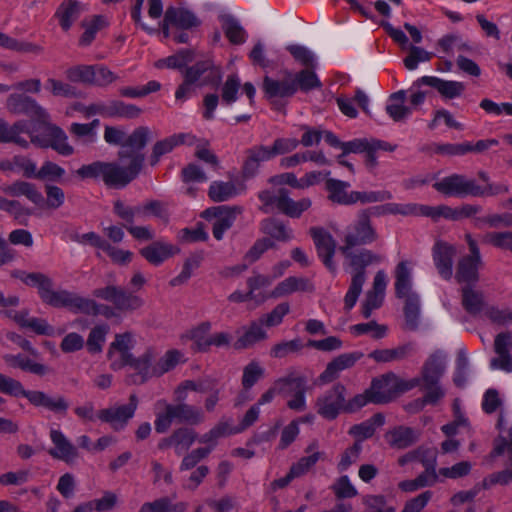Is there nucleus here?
<instances>
[{"instance_id": "obj_1", "label": "nucleus", "mask_w": 512, "mask_h": 512, "mask_svg": "<svg viewBox=\"0 0 512 512\" xmlns=\"http://www.w3.org/2000/svg\"><path fill=\"white\" fill-rule=\"evenodd\" d=\"M28 286L36 287L41 300L55 308H67L74 313L109 317L113 314L109 306L97 303L94 299L83 297L65 289L54 290L53 280L40 272L27 273L21 278Z\"/></svg>"}, {"instance_id": "obj_2", "label": "nucleus", "mask_w": 512, "mask_h": 512, "mask_svg": "<svg viewBox=\"0 0 512 512\" xmlns=\"http://www.w3.org/2000/svg\"><path fill=\"white\" fill-rule=\"evenodd\" d=\"M155 410V431L159 434L166 433L174 421L188 425H200L205 421V414L199 407L187 404L168 403L164 399L156 401Z\"/></svg>"}, {"instance_id": "obj_3", "label": "nucleus", "mask_w": 512, "mask_h": 512, "mask_svg": "<svg viewBox=\"0 0 512 512\" xmlns=\"http://www.w3.org/2000/svg\"><path fill=\"white\" fill-rule=\"evenodd\" d=\"M340 252L348 261L349 266L354 270L350 287L345 295L344 304L347 310L352 309L362 292L365 283V268L372 264H378L382 261V256L368 249H361L353 252V249L345 250L344 247L339 248Z\"/></svg>"}, {"instance_id": "obj_4", "label": "nucleus", "mask_w": 512, "mask_h": 512, "mask_svg": "<svg viewBox=\"0 0 512 512\" xmlns=\"http://www.w3.org/2000/svg\"><path fill=\"white\" fill-rule=\"evenodd\" d=\"M258 198L262 203L260 210L263 213H271L272 210L276 208L280 213L290 218H300L312 205V201L308 197L301 198L297 201L293 200L290 197L289 190L286 188H279L275 191H260Z\"/></svg>"}, {"instance_id": "obj_5", "label": "nucleus", "mask_w": 512, "mask_h": 512, "mask_svg": "<svg viewBox=\"0 0 512 512\" xmlns=\"http://www.w3.org/2000/svg\"><path fill=\"white\" fill-rule=\"evenodd\" d=\"M419 382L417 378L407 381L393 372L386 373L372 380L368 388L371 395L370 401L374 404L389 403L400 394L418 386Z\"/></svg>"}, {"instance_id": "obj_6", "label": "nucleus", "mask_w": 512, "mask_h": 512, "mask_svg": "<svg viewBox=\"0 0 512 512\" xmlns=\"http://www.w3.org/2000/svg\"><path fill=\"white\" fill-rule=\"evenodd\" d=\"M371 216V208L358 211L355 220L345 229L341 247L348 250L357 246L370 245L378 240L379 235L373 225Z\"/></svg>"}, {"instance_id": "obj_7", "label": "nucleus", "mask_w": 512, "mask_h": 512, "mask_svg": "<svg viewBox=\"0 0 512 512\" xmlns=\"http://www.w3.org/2000/svg\"><path fill=\"white\" fill-rule=\"evenodd\" d=\"M120 158L129 157L130 162L128 166H120L116 162H106L104 183L111 188H124L132 182L143 168L145 161L144 154L130 155L125 152H120Z\"/></svg>"}, {"instance_id": "obj_8", "label": "nucleus", "mask_w": 512, "mask_h": 512, "mask_svg": "<svg viewBox=\"0 0 512 512\" xmlns=\"http://www.w3.org/2000/svg\"><path fill=\"white\" fill-rule=\"evenodd\" d=\"M433 188L446 197H475L477 181L464 174L453 173L435 182Z\"/></svg>"}, {"instance_id": "obj_9", "label": "nucleus", "mask_w": 512, "mask_h": 512, "mask_svg": "<svg viewBox=\"0 0 512 512\" xmlns=\"http://www.w3.org/2000/svg\"><path fill=\"white\" fill-rule=\"evenodd\" d=\"M508 455L507 468L496 473L490 474L482 481V487L489 489L493 485H507L512 481V427L508 430L507 437H499L494 442L492 456H500L504 453Z\"/></svg>"}, {"instance_id": "obj_10", "label": "nucleus", "mask_w": 512, "mask_h": 512, "mask_svg": "<svg viewBox=\"0 0 512 512\" xmlns=\"http://www.w3.org/2000/svg\"><path fill=\"white\" fill-rule=\"evenodd\" d=\"M138 407V398L136 394H131L129 403L126 405H115L109 408L101 409L97 413V418L102 422L108 423L115 431L123 430L129 420L133 418Z\"/></svg>"}, {"instance_id": "obj_11", "label": "nucleus", "mask_w": 512, "mask_h": 512, "mask_svg": "<svg viewBox=\"0 0 512 512\" xmlns=\"http://www.w3.org/2000/svg\"><path fill=\"white\" fill-rule=\"evenodd\" d=\"M344 385L338 383L316 400V408L319 415L328 420L335 419L345 406Z\"/></svg>"}, {"instance_id": "obj_12", "label": "nucleus", "mask_w": 512, "mask_h": 512, "mask_svg": "<svg viewBox=\"0 0 512 512\" xmlns=\"http://www.w3.org/2000/svg\"><path fill=\"white\" fill-rule=\"evenodd\" d=\"M7 109L16 115H28L41 124H47L49 115L36 100L23 94H11L6 101Z\"/></svg>"}, {"instance_id": "obj_13", "label": "nucleus", "mask_w": 512, "mask_h": 512, "mask_svg": "<svg viewBox=\"0 0 512 512\" xmlns=\"http://www.w3.org/2000/svg\"><path fill=\"white\" fill-rule=\"evenodd\" d=\"M46 126L47 137L41 138L37 135L30 134V142L40 147H51L62 156H70L74 153V148L68 142L66 133L58 126L51 125L49 122Z\"/></svg>"}, {"instance_id": "obj_14", "label": "nucleus", "mask_w": 512, "mask_h": 512, "mask_svg": "<svg viewBox=\"0 0 512 512\" xmlns=\"http://www.w3.org/2000/svg\"><path fill=\"white\" fill-rule=\"evenodd\" d=\"M310 235L315 244L319 258L332 273H335L336 265L333 262L336 251L335 239L330 232L321 227L310 228Z\"/></svg>"}, {"instance_id": "obj_15", "label": "nucleus", "mask_w": 512, "mask_h": 512, "mask_svg": "<svg viewBox=\"0 0 512 512\" xmlns=\"http://www.w3.org/2000/svg\"><path fill=\"white\" fill-rule=\"evenodd\" d=\"M243 211L240 206H218L205 210L206 217H213L212 233L215 239L221 240L225 231L230 229L236 219V216Z\"/></svg>"}, {"instance_id": "obj_16", "label": "nucleus", "mask_w": 512, "mask_h": 512, "mask_svg": "<svg viewBox=\"0 0 512 512\" xmlns=\"http://www.w3.org/2000/svg\"><path fill=\"white\" fill-rule=\"evenodd\" d=\"M49 436L53 444V448H50L48 453L54 459H58L70 464L79 457L78 448L65 436L61 430L51 428Z\"/></svg>"}, {"instance_id": "obj_17", "label": "nucleus", "mask_w": 512, "mask_h": 512, "mask_svg": "<svg viewBox=\"0 0 512 512\" xmlns=\"http://www.w3.org/2000/svg\"><path fill=\"white\" fill-rule=\"evenodd\" d=\"M197 439L195 430L189 427H179L175 429L170 436L162 438L158 442L160 450L173 448L177 455L188 451Z\"/></svg>"}, {"instance_id": "obj_18", "label": "nucleus", "mask_w": 512, "mask_h": 512, "mask_svg": "<svg viewBox=\"0 0 512 512\" xmlns=\"http://www.w3.org/2000/svg\"><path fill=\"white\" fill-rule=\"evenodd\" d=\"M133 347V335L130 332L117 334L110 344L108 357L112 360L111 367L114 370L125 366L133 356L130 352Z\"/></svg>"}, {"instance_id": "obj_19", "label": "nucleus", "mask_w": 512, "mask_h": 512, "mask_svg": "<svg viewBox=\"0 0 512 512\" xmlns=\"http://www.w3.org/2000/svg\"><path fill=\"white\" fill-rule=\"evenodd\" d=\"M456 248L446 242H437L432 250L433 262L444 280H450L453 276V259Z\"/></svg>"}, {"instance_id": "obj_20", "label": "nucleus", "mask_w": 512, "mask_h": 512, "mask_svg": "<svg viewBox=\"0 0 512 512\" xmlns=\"http://www.w3.org/2000/svg\"><path fill=\"white\" fill-rule=\"evenodd\" d=\"M26 399L35 407H43L50 412L65 415L69 408V403L64 396H51L43 391L29 390Z\"/></svg>"}, {"instance_id": "obj_21", "label": "nucleus", "mask_w": 512, "mask_h": 512, "mask_svg": "<svg viewBox=\"0 0 512 512\" xmlns=\"http://www.w3.org/2000/svg\"><path fill=\"white\" fill-rule=\"evenodd\" d=\"M422 85L436 89L442 97L447 99L457 98L465 90V85L462 82L443 80L435 76H423L413 84L414 87H421Z\"/></svg>"}, {"instance_id": "obj_22", "label": "nucleus", "mask_w": 512, "mask_h": 512, "mask_svg": "<svg viewBox=\"0 0 512 512\" xmlns=\"http://www.w3.org/2000/svg\"><path fill=\"white\" fill-rule=\"evenodd\" d=\"M273 159L269 146L254 145L245 151V160L242 165V176L245 179L256 176L261 163Z\"/></svg>"}, {"instance_id": "obj_23", "label": "nucleus", "mask_w": 512, "mask_h": 512, "mask_svg": "<svg viewBox=\"0 0 512 512\" xmlns=\"http://www.w3.org/2000/svg\"><path fill=\"white\" fill-rule=\"evenodd\" d=\"M195 141L196 137L189 133L173 134L157 141L152 148L150 164L155 166L163 155L171 152L176 146L181 144L193 145Z\"/></svg>"}, {"instance_id": "obj_24", "label": "nucleus", "mask_w": 512, "mask_h": 512, "mask_svg": "<svg viewBox=\"0 0 512 512\" xmlns=\"http://www.w3.org/2000/svg\"><path fill=\"white\" fill-rule=\"evenodd\" d=\"M263 90L268 98L292 97L296 94L292 72L286 70L283 79H273L266 76L263 80Z\"/></svg>"}, {"instance_id": "obj_25", "label": "nucleus", "mask_w": 512, "mask_h": 512, "mask_svg": "<svg viewBox=\"0 0 512 512\" xmlns=\"http://www.w3.org/2000/svg\"><path fill=\"white\" fill-rule=\"evenodd\" d=\"M482 258L463 256L457 264L455 279L459 284L474 285L479 280Z\"/></svg>"}, {"instance_id": "obj_26", "label": "nucleus", "mask_w": 512, "mask_h": 512, "mask_svg": "<svg viewBox=\"0 0 512 512\" xmlns=\"http://www.w3.org/2000/svg\"><path fill=\"white\" fill-rule=\"evenodd\" d=\"M0 191L10 197L25 196L34 204H40L43 201L42 194L38 191L33 183L16 180L10 184H0Z\"/></svg>"}, {"instance_id": "obj_27", "label": "nucleus", "mask_w": 512, "mask_h": 512, "mask_svg": "<svg viewBox=\"0 0 512 512\" xmlns=\"http://www.w3.org/2000/svg\"><path fill=\"white\" fill-rule=\"evenodd\" d=\"M419 439V433L406 426L395 427L385 434V440L391 448L402 450L415 444Z\"/></svg>"}, {"instance_id": "obj_28", "label": "nucleus", "mask_w": 512, "mask_h": 512, "mask_svg": "<svg viewBox=\"0 0 512 512\" xmlns=\"http://www.w3.org/2000/svg\"><path fill=\"white\" fill-rule=\"evenodd\" d=\"M26 133L29 137L33 134L28 129V122L21 120L9 126L6 121L0 118V142H14L21 147H28L27 139L21 136Z\"/></svg>"}, {"instance_id": "obj_29", "label": "nucleus", "mask_w": 512, "mask_h": 512, "mask_svg": "<svg viewBox=\"0 0 512 512\" xmlns=\"http://www.w3.org/2000/svg\"><path fill=\"white\" fill-rule=\"evenodd\" d=\"M142 110L134 104H127L120 100H113L108 103H102L100 115L108 118H127L133 119L139 117Z\"/></svg>"}, {"instance_id": "obj_30", "label": "nucleus", "mask_w": 512, "mask_h": 512, "mask_svg": "<svg viewBox=\"0 0 512 512\" xmlns=\"http://www.w3.org/2000/svg\"><path fill=\"white\" fill-rule=\"evenodd\" d=\"M361 357L360 353H345L336 357L328 363L326 369L320 375L324 383H328L337 378L340 371L352 367Z\"/></svg>"}, {"instance_id": "obj_31", "label": "nucleus", "mask_w": 512, "mask_h": 512, "mask_svg": "<svg viewBox=\"0 0 512 512\" xmlns=\"http://www.w3.org/2000/svg\"><path fill=\"white\" fill-rule=\"evenodd\" d=\"M264 326L265 325L259 318L257 321H252L248 326L243 327V334L237 339L235 347L238 349H246L260 341L266 340L268 335Z\"/></svg>"}, {"instance_id": "obj_32", "label": "nucleus", "mask_w": 512, "mask_h": 512, "mask_svg": "<svg viewBox=\"0 0 512 512\" xmlns=\"http://www.w3.org/2000/svg\"><path fill=\"white\" fill-rule=\"evenodd\" d=\"M5 363L11 368H19L22 371L32 373L37 376H44L49 372V368L41 363L35 362L23 354H6L3 356Z\"/></svg>"}, {"instance_id": "obj_33", "label": "nucleus", "mask_w": 512, "mask_h": 512, "mask_svg": "<svg viewBox=\"0 0 512 512\" xmlns=\"http://www.w3.org/2000/svg\"><path fill=\"white\" fill-rule=\"evenodd\" d=\"M166 21L171 22L172 26L179 29H191L200 24L195 14L181 7L169 6L166 11Z\"/></svg>"}, {"instance_id": "obj_34", "label": "nucleus", "mask_w": 512, "mask_h": 512, "mask_svg": "<svg viewBox=\"0 0 512 512\" xmlns=\"http://www.w3.org/2000/svg\"><path fill=\"white\" fill-rule=\"evenodd\" d=\"M445 371V357L440 352L429 356L422 368L423 383L437 384Z\"/></svg>"}, {"instance_id": "obj_35", "label": "nucleus", "mask_w": 512, "mask_h": 512, "mask_svg": "<svg viewBox=\"0 0 512 512\" xmlns=\"http://www.w3.org/2000/svg\"><path fill=\"white\" fill-rule=\"evenodd\" d=\"M174 246L160 241L142 248L140 254L151 264L158 266L174 254Z\"/></svg>"}, {"instance_id": "obj_36", "label": "nucleus", "mask_w": 512, "mask_h": 512, "mask_svg": "<svg viewBox=\"0 0 512 512\" xmlns=\"http://www.w3.org/2000/svg\"><path fill=\"white\" fill-rule=\"evenodd\" d=\"M83 8L84 6L77 0H67L59 6L55 16L59 19V24L64 31L70 29L74 21L80 16Z\"/></svg>"}, {"instance_id": "obj_37", "label": "nucleus", "mask_w": 512, "mask_h": 512, "mask_svg": "<svg viewBox=\"0 0 512 512\" xmlns=\"http://www.w3.org/2000/svg\"><path fill=\"white\" fill-rule=\"evenodd\" d=\"M315 69L316 68H303L296 73H292L295 92L300 90L304 93H308L322 87V82L316 74Z\"/></svg>"}, {"instance_id": "obj_38", "label": "nucleus", "mask_w": 512, "mask_h": 512, "mask_svg": "<svg viewBox=\"0 0 512 512\" xmlns=\"http://www.w3.org/2000/svg\"><path fill=\"white\" fill-rule=\"evenodd\" d=\"M349 187L350 183L333 178H329L325 182L328 199L340 205H351L352 191L348 192Z\"/></svg>"}, {"instance_id": "obj_39", "label": "nucleus", "mask_w": 512, "mask_h": 512, "mask_svg": "<svg viewBox=\"0 0 512 512\" xmlns=\"http://www.w3.org/2000/svg\"><path fill=\"white\" fill-rule=\"evenodd\" d=\"M414 351L412 343H406L393 349H377L369 354V358L376 362L387 363L401 361L407 358Z\"/></svg>"}, {"instance_id": "obj_40", "label": "nucleus", "mask_w": 512, "mask_h": 512, "mask_svg": "<svg viewBox=\"0 0 512 512\" xmlns=\"http://www.w3.org/2000/svg\"><path fill=\"white\" fill-rule=\"evenodd\" d=\"M405 303L403 307L405 329L416 331L420 326V299L416 293H411L404 297Z\"/></svg>"}, {"instance_id": "obj_41", "label": "nucleus", "mask_w": 512, "mask_h": 512, "mask_svg": "<svg viewBox=\"0 0 512 512\" xmlns=\"http://www.w3.org/2000/svg\"><path fill=\"white\" fill-rule=\"evenodd\" d=\"M187 508L186 502H173L170 497L164 496L144 503L138 512H186Z\"/></svg>"}, {"instance_id": "obj_42", "label": "nucleus", "mask_w": 512, "mask_h": 512, "mask_svg": "<svg viewBox=\"0 0 512 512\" xmlns=\"http://www.w3.org/2000/svg\"><path fill=\"white\" fill-rule=\"evenodd\" d=\"M412 274L408 261H401L395 269V293L398 298L411 294Z\"/></svg>"}, {"instance_id": "obj_43", "label": "nucleus", "mask_w": 512, "mask_h": 512, "mask_svg": "<svg viewBox=\"0 0 512 512\" xmlns=\"http://www.w3.org/2000/svg\"><path fill=\"white\" fill-rule=\"evenodd\" d=\"M405 101L406 92L404 90L395 92L389 97L386 112L395 122L403 121L411 114V109L404 105Z\"/></svg>"}, {"instance_id": "obj_44", "label": "nucleus", "mask_w": 512, "mask_h": 512, "mask_svg": "<svg viewBox=\"0 0 512 512\" xmlns=\"http://www.w3.org/2000/svg\"><path fill=\"white\" fill-rule=\"evenodd\" d=\"M156 357V350L152 347H149L138 358L132 356L126 365H129L134 370L138 371V373L143 377V379L152 378L153 366L155 364Z\"/></svg>"}, {"instance_id": "obj_45", "label": "nucleus", "mask_w": 512, "mask_h": 512, "mask_svg": "<svg viewBox=\"0 0 512 512\" xmlns=\"http://www.w3.org/2000/svg\"><path fill=\"white\" fill-rule=\"evenodd\" d=\"M261 231L269 235L271 238L286 242L293 238L292 230L288 229L285 224L276 218H266L260 223Z\"/></svg>"}, {"instance_id": "obj_46", "label": "nucleus", "mask_w": 512, "mask_h": 512, "mask_svg": "<svg viewBox=\"0 0 512 512\" xmlns=\"http://www.w3.org/2000/svg\"><path fill=\"white\" fill-rule=\"evenodd\" d=\"M184 362V355L177 349L168 350L153 366L152 376L160 377Z\"/></svg>"}, {"instance_id": "obj_47", "label": "nucleus", "mask_w": 512, "mask_h": 512, "mask_svg": "<svg viewBox=\"0 0 512 512\" xmlns=\"http://www.w3.org/2000/svg\"><path fill=\"white\" fill-rule=\"evenodd\" d=\"M240 191L237 189L235 184L231 181H214L210 184L208 195L214 202H224L235 196Z\"/></svg>"}, {"instance_id": "obj_48", "label": "nucleus", "mask_w": 512, "mask_h": 512, "mask_svg": "<svg viewBox=\"0 0 512 512\" xmlns=\"http://www.w3.org/2000/svg\"><path fill=\"white\" fill-rule=\"evenodd\" d=\"M416 216L429 217L433 221H438L440 218L455 221V209L447 205L416 204Z\"/></svg>"}, {"instance_id": "obj_49", "label": "nucleus", "mask_w": 512, "mask_h": 512, "mask_svg": "<svg viewBox=\"0 0 512 512\" xmlns=\"http://www.w3.org/2000/svg\"><path fill=\"white\" fill-rule=\"evenodd\" d=\"M113 305L116 310L127 313L140 309L144 305V300L120 287Z\"/></svg>"}, {"instance_id": "obj_50", "label": "nucleus", "mask_w": 512, "mask_h": 512, "mask_svg": "<svg viewBox=\"0 0 512 512\" xmlns=\"http://www.w3.org/2000/svg\"><path fill=\"white\" fill-rule=\"evenodd\" d=\"M222 28L225 35L233 44H242L246 40V32L239 21L232 15L221 16Z\"/></svg>"}, {"instance_id": "obj_51", "label": "nucleus", "mask_w": 512, "mask_h": 512, "mask_svg": "<svg viewBox=\"0 0 512 512\" xmlns=\"http://www.w3.org/2000/svg\"><path fill=\"white\" fill-rule=\"evenodd\" d=\"M117 500L115 493L106 491L101 498L80 504L77 508L81 509V512H91L93 510L106 512L112 510L116 506Z\"/></svg>"}, {"instance_id": "obj_52", "label": "nucleus", "mask_w": 512, "mask_h": 512, "mask_svg": "<svg viewBox=\"0 0 512 512\" xmlns=\"http://www.w3.org/2000/svg\"><path fill=\"white\" fill-rule=\"evenodd\" d=\"M462 305L470 314L479 313L484 305L483 294L472 288V285H465L461 289Z\"/></svg>"}, {"instance_id": "obj_53", "label": "nucleus", "mask_w": 512, "mask_h": 512, "mask_svg": "<svg viewBox=\"0 0 512 512\" xmlns=\"http://www.w3.org/2000/svg\"><path fill=\"white\" fill-rule=\"evenodd\" d=\"M438 480V474L423 471L415 479L401 481L398 487L403 492H415L418 489L433 486Z\"/></svg>"}, {"instance_id": "obj_54", "label": "nucleus", "mask_w": 512, "mask_h": 512, "mask_svg": "<svg viewBox=\"0 0 512 512\" xmlns=\"http://www.w3.org/2000/svg\"><path fill=\"white\" fill-rule=\"evenodd\" d=\"M151 138V131L146 126L136 128L123 143V147L129 148L135 154L143 150Z\"/></svg>"}, {"instance_id": "obj_55", "label": "nucleus", "mask_w": 512, "mask_h": 512, "mask_svg": "<svg viewBox=\"0 0 512 512\" xmlns=\"http://www.w3.org/2000/svg\"><path fill=\"white\" fill-rule=\"evenodd\" d=\"M393 195L388 190H376V191H352L351 205L360 203L362 205L385 202L391 200Z\"/></svg>"}, {"instance_id": "obj_56", "label": "nucleus", "mask_w": 512, "mask_h": 512, "mask_svg": "<svg viewBox=\"0 0 512 512\" xmlns=\"http://www.w3.org/2000/svg\"><path fill=\"white\" fill-rule=\"evenodd\" d=\"M295 62L304 68H316L317 59L315 54L307 47L299 44H291L286 47Z\"/></svg>"}, {"instance_id": "obj_57", "label": "nucleus", "mask_w": 512, "mask_h": 512, "mask_svg": "<svg viewBox=\"0 0 512 512\" xmlns=\"http://www.w3.org/2000/svg\"><path fill=\"white\" fill-rule=\"evenodd\" d=\"M241 88V80L236 74L227 76L225 82L221 86V101L223 104L230 106L238 99L239 90Z\"/></svg>"}, {"instance_id": "obj_58", "label": "nucleus", "mask_w": 512, "mask_h": 512, "mask_svg": "<svg viewBox=\"0 0 512 512\" xmlns=\"http://www.w3.org/2000/svg\"><path fill=\"white\" fill-rule=\"evenodd\" d=\"M109 330L110 328L107 324L96 325L91 329L86 342L88 352L92 354L102 352Z\"/></svg>"}, {"instance_id": "obj_59", "label": "nucleus", "mask_w": 512, "mask_h": 512, "mask_svg": "<svg viewBox=\"0 0 512 512\" xmlns=\"http://www.w3.org/2000/svg\"><path fill=\"white\" fill-rule=\"evenodd\" d=\"M304 347L300 338L288 341H281L274 344L270 349V356L276 359H282L290 354L299 353Z\"/></svg>"}, {"instance_id": "obj_60", "label": "nucleus", "mask_w": 512, "mask_h": 512, "mask_svg": "<svg viewBox=\"0 0 512 512\" xmlns=\"http://www.w3.org/2000/svg\"><path fill=\"white\" fill-rule=\"evenodd\" d=\"M307 281L303 278L288 277L280 282L272 291L271 296L274 298L289 295L293 292L304 290Z\"/></svg>"}, {"instance_id": "obj_61", "label": "nucleus", "mask_w": 512, "mask_h": 512, "mask_svg": "<svg viewBox=\"0 0 512 512\" xmlns=\"http://www.w3.org/2000/svg\"><path fill=\"white\" fill-rule=\"evenodd\" d=\"M265 369L258 361H251L243 369L242 386L245 390H249L261 378L264 377Z\"/></svg>"}, {"instance_id": "obj_62", "label": "nucleus", "mask_w": 512, "mask_h": 512, "mask_svg": "<svg viewBox=\"0 0 512 512\" xmlns=\"http://www.w3.org/2000/svg\"><path fill=\"white\" fill-rule=\"evenodd\" d=\"M350 330L356 336L371 334L374 339L384 338L387 334V326L378 324L374 320L353 325L350 327Z\"/></svg>"}, {"instance_id": "obj_63", "label": "nucleus", "mask_w": 512, "mask_h": 512, "mask_svg": "<svg viewBox=\"0 0 512 512\" xmlns=\"http://www.w3.org/2000/svg\"><path fill=\"white\" fill-rule=\"evenodd\" d=\"M482 242L512 252V231L488 232L483 235Z\"/></svg>"}, {"instance_id": "obj_64", "label": "nucleus", "mask_w": 512, "mask_h": 512, "mask_svg": "<svg viewBox=\"0 0 512 512\" xmlns=\"http://www.w3.org/2000/svg\"><path fill=\"white\" fill-rule=\"evenodd\" d=\"M296 391L292 394L291 399L287 401V407L291 410L302 412L307 408L306 405V392H307V380H300L295 383Z\"/></svg>"}]
</instances>
